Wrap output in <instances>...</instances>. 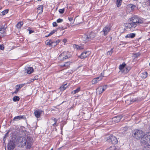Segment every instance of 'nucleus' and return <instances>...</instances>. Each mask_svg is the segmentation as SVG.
I'll list each match as a JSON object with an SVG mask.
<instances>
[{"mask_svg":"<svg viewBox=\"0 0 150 150\" xmlns=\"http://www.w3.org/2000/svg\"><path fill=\"white\" fill-rule=\"evenodd\" d=\"M130 21L132 22L126 23L125 26L127 29H131L136 27L139 24L143 22L142 20L138 16H134L129 18Z\"/></svg>","mask_w":150,"mask_h":150,"instance_id":"1","label":"nucleus"},{"mask_svg":"<svg viewBox=\"0 0 150 150\" xmlns=\"http://www.w3.org/2000/svg\"><path fill=\"white\" fill-rule=\"evenodd\" d=\"M133 136L136 139H139L144 137L145 134V133L142 130L136 129L134 130L132 134Z\"/></svg>","mask_w":150,"mask_h":150,"instance_id":"2","label":"nucleus"},{"mask_svg":"<svg viewBox=\"0 0 150 150\" xmlns=\"http://www.w3.org/2000/svg\"><path fill=\"white\" fill-rule=\"evenodd\" d=\"M96 35V33L91 32L87 35H85L82 37V40L84 42L86 43L89 41L92 40Z\"/></svg>","mask_w":150,"mask_h":150,"instance_id":"3","label":"nucleus"},{"mask_svg":"<svg viewBox=\"0 0 150 150\" xmlns=\"http://www.w3.org/2000/svg\"><path fill=\"white\" fill-rule=\"evenodd\" d=\"M141 142L142 144L150 146V133L145 134L144 137L141 139Z\"/></svg>","mask_w":150,"mask_h":150,"instance_id":"4","label":"nucleus"},{"mask_svg":"<svg viewBox=\"0 0 150 150\" xmlns=\"http://www.w3.org/2000/svg\"><path fill=\"white\" fill-rule=\"evenodd\" d=\"M33 139L32 138L30 137H27L26 141L23 143V145L25 146L26 144V148L30 149L32 147L33 143Z\"/></svg>","mask_w":150,"mask_h":150,"instance_id":"5","label":"nucleus"},{"mask_svg":"<svg viewBox=\"0 0 150 150\" xmlns=\"http://www.w3.org/2000/svg\"><path fill=\"white\" fill-rule=\"evenodd\" d=\"M107 141L112 144H116L118 142L117 138L114 136L110 135L108 138Z\"/></svg>","mask_w":150,"mask_h":150,"instance_id":"6","label":"nucleus"},{"mask_svg":"<svg viewBox=\"0 0 150 150\" xmlns=\"http://www.w3.org/2000/svg\"><path fill=\"white\" fill-rule=\"evenodd\" d=\"M70 57V56L66 55V52H63L60 54L58 57V59L60 60L63 61Z\"/></svg>","mask_w":150,"mask_h":150,"instance_id":"7","label":"nucleus"},{"mask_svg":"<svg viewBox=\"0 0 150 150\" xmlns=\"http://www.w3.org/2000/svg\"><path fill=\"white\" fill-rule=\"evenodd\" d=\"M107 88V86L106 85H104L102 87L100 86L96 89V93L99 94H101Z\"/></svg>","mask_w":150,"mask_h":150,"instance_id":"8","label":"nucleus"},{"mask_svg":"<svg viewBox=\"0 0 150 150\" xmlns=\"http://www.w3.org/2000/svg\"><path fill=\"white\" fill-rule=\"evenodd\" d=\"M110 30V27L108 26H106L103 29L101 32L103 33V35H106Z\"/></svg>","mask_w":150,"mask_h":150,"instance_id":"9","label":"nucleus"},{"mask_svg":"<svg viewBox=\"0 0 150 150\" xmlns=\"http://www.w3.org/2000/svg\"><path fill=\"white\" fill-rule=\"evenodd\" d=\"M15 146V144L12 141H10L8 144V149L9 150H13Z\"/></svg>","mask_w":150,"mask_h":150,"instance_id":"10","label":"nucleus"},{"mask_svg":"<svg viewBox=\"0 0 150 150\" xmlns=\"http://www.w3.org/2000/svg\"><path fill=\"white\" fill-rule=\"evenodd\" d=\"M103 76V75H101L99 77L93 79L92 81V83L95 84L98 82V81H101L102 80Z\"/></svg>","mask_w":150,"mask_h":150,"instance_id":"11","label":"nucleus"},{"mask_svg":"<svg viewBox=\"0 0 150 150\" xmlns=\"http://www.w3.org/2000/svg\"><path fill=\"white\" fill-rule=\"evenodd\" d=\"M122 117L121 116H117L112 118V121L115 123H117L120 121Z\"/></svg>","mask_w":150,"mask_h":150,"instance_id":"12","label":"nucleus"},{"mask_svg":"<svg viewBox=\"0 0 150 150\" xmlns=\"http://www.w3.org/2000/svg\"><path fill=\"white\" fill-rule=\"evenodd\" d=\"M89 52V51H86L84 52H83L81 53L80 56V58L81 59H83L84 58H85L87 56H88L89 54H88V53Z\"/></svg>","mask_w":150,"mask_h":150,"instance_id":"13","label":"nucleus"},{"mask_svg":"<svg viewBox=\"0 0 150 150\" xmlns=\"http://www.w3.org/2000/svg\"><path fill=\"white\" fill-rule=\"evenodd\" d=\"M42 111L40 110H36L34 111V113L35 116L37 118H39L40 117Z\"/></svg>","mask_w":150,"mask_h":150,"instance_id":"14","label":"nucleus"},{"mask_svg":"<svg viewBox=\"0 0 150 150\" xmlns=\"http://www.w3.org/2000/svg\"><path fill=\"white\" fill-rule=\"evenodd\" d=\"M25 70L27 73L28 74H31L33 71V69L32 67H26L25 68Z\"/></svg>","mask_w":150,"mask_h":150,"instance_id":"15","label":"nucleus"},{"mask_svg":"<svg viewBox=\"0 0 150 150\" xmlns=\"http://www.w3.org/2000/svg\"><path fill=\"white\" fill-rule=\"evenodd\" d=\"M25 116L24 115H19L16 116L14 117L13 119L14 121H18L21 119H24L25 118Z\"/></svg>","mask_w":150,"mask_h":150,"instance_id":"16","label":"nucleus"},{"mask_svg":"<svg viewBox=\"0 0 150 150\" xmlns=\"http://www.w3.org/2000/svg\"><path fill=\"white\" fill-rule=\"evenodd\" d=\"M26 138H25L24 137H20L19 138V142H20L23 146H24L25 145H23V143L26 141Z\"/></svg>","mask_w":150,"mask_h":150,"instance_id":"17","label":"nucleus"},{"mask_svg":"<svg viewBox=\"0 0 150 150\" xmlns=\"http://www.w3.org/2000/svg\"><path fill=\"white\" fill-rule=\"evenodd\" d=\"M71 62L70 61L64 63V64L61 65L62 67H64L65 69L68 68Z\"/></svg>","mask_w":150,"mask_h":150,"instance_id":"18","label":"nucleus"},{"mask_svg":"<svg viewBox=\"0 0 150 150\" xmlns=\"http://www.w3.org/2000/svg\"><path fill=\"white\" fill-rule=\"evenodd\" d=\"M136 34L134 33H130L126 35L125 37L126 38H134Z\"/></svg>","mask_w":150,"mask_h":150,"instance_id":"19","label":"nucleus"},{"mask_svg":"<svg viewBox=\"0 0 150 150\" xmlns=\"http://www.w3.org/2000/svg\"><path fill=\"white\" fill-rule=\"evenodd\" d=\"M37 12L38 14L42 13L43 12V6L42 5L40 6L37 8Z\"/></svg>","mask_w":150,"mask_h":150,"instance_id":"20","label":"nucleus"},{"mask_svg":"<svg viewBox=\"0 0 150 150\" xmlns=\"http://www.w3.org/2000/svg\"><path fill=\"white\" fill-rule=\"evenodd\" d=\"M80 87H79L76 90L72 91L71 92V94L73 95L75 94L76 93H77L79 91H80Z\"/></svg>","mask_w":150,"mask_h":150,"instance_id":"21","label":"nucleus"},{"mask_svg":"<svg viewBox=\"0 0 150 150\" xmlns=\"http://www.w3.org/2000/svg\"><path fill=\"white\" fill-rule=\"evenodd\" d=\"M67 87V84L62 85L60 87V89L61 91H64L65 90Z\"/></svg>","mask_w":150,"mask_h":150,"instance_id":"22","label":"nucleus"},{"mask_svg":"<svg viewBox=\"0 0 150 150\" xmlns=\"http://www.w3.org/2000/svg\"><path fill=\"white\" fill-rule=\"evenodd\" d=\"M4 31V29L3 28H0V37H2L4 36L3 33Z\"/></svg>","mask_w":150,"mask_h":150,"instance_id":"23","label":"nucleus"},{"mask_svg":"<svg viewBox=\"0 0 150 150\" xmlns=\"http://www.w3.org/2000/svg\"><path fill=\"white\" fill-rule=\"evenodd\" d=\"M52 40H47L45 42V44L46 45H48L49 47H50Z\"/></svg>","mask_w":150,"mask_h":150,"instance_id":"24","label":"nucleus"},{"mask_svg":"<svg viewBox=\"0 0 150 150\" xmlns=\"http://www.w3.org/2000/svg\"><path fill=\"white\" fill-rule=\"evenodd\" d=\"M122 0H116V5L117 7H120L122 4Z\"/></svg>","mask_w":150,"mask_h":150,"instance_id":"25","label":"nucleus"},{"mask_svg":"<svg viewBox=\"0 0 150 150\" xmlns=\"http://www.w3.org/2000/svg\"><path fill=\"white\" fill-rule=\"evenodd\" d=\"M116 147L114 145H112L107 148L106 150H116Z\"/></svg>","mask_w":150,"mask_h":150,"instance_id":"26","label":"nucleus"},{"mask_svg":"<svg viewBox=\"0 0 150 150\" xmlns=\"http://www.w3.org/2000/svg\"><path fill=\"white\" fill-rule=\"evenodd\" d=\"M130 69L131 68L130 67H127L126 68L124 69L123 70V72L125 73H127L129 71Z\"/></svg>","mask_w":150,"mask_h":150,"instance_id":"27","label":"nucleus"},{"mask_svg":"<svg viewBox=\"0 0 150 150\" xmlns=\"http://www.w3.org/2000/svg\"><path fill=\"white\" fill-rule=\"evenodd\" d=\"M23 24V23L22 22H20L18 23L17 24V28H21V27Z\"/></svg>","mask_w":150,"mask_h":150,"instance_id":"28","label":"nucleus"},{"mask_svg":"<svg viewBox=\"0 0 150 150\" xmlns=\"http://www.w3.org/2000/svg\"><path fill=\"white\" fill-rule=\"evenodd\" d=\"M147 76V73L146 72H144L142 74V77L143 78H146Z\"/></svg>","mask_w":150,"mask_h":150,"instance_id":"29","label":"nucleus"},{"mask_svg":"<svg viewBox=\"0 0 150 150\" xmlns=\"http://www.w3.org/2000/svg\"><path fill=\"white\" fill-rule=\"evenodd\" d=\"M20 100V98L18 96H15L14 97L13 100L14 102L18 101Z\"/></svg>","mask_w":150,"mask_h":150,"instance_id":"30","label":"nucleus"},{"mask_svg":"<svg viewBox=\"0 0 150 150\" xmlns=\"http://www.w3.org/2000/svg\"><path fill=\"white\" fill-rule=\"evenodd\" d=\"M75 47L77 49L79 50H81L84 49L83 46H79L78 45H75Z\"/></svg>","mask_w":150,"mask_h":150,"instance_id":"31","label":"nucleus"},{"mask_svg":"<svg viewBox=\"0 0 150 150\" xmlns=\"http://www.w3.org/2000/svg\"><path fill=\"white\" fill-rule=\"evenodd\" d=\"M140 55V54L139 53L134 54L133 55V57L134 59L137 58L138 57H139Z\"/></svg>","mask_w":150,"mask_h":150,"instance_id":"32","label":"nucleus"},{"mask_svg":"<svg viewBox=\"0 0 150 150\" xmlns=\"http://www.w3.org/2000/svg\"><path fill=\"white\" fill-rule=\"evenodd\" d=\"M113 52V49L112 48L110 51H108L107 52V54L111 56Z\"/></svg>","mask_w":150,"mask_h":150,"instance_id":"33","label":"nucleus"},{"mask_svg":"<svg viewBox=\"0 0 150 150\" xmlns=\"http://www.w3.org/2000/svg\"><path fill=\"white\" fill-rule=\"evenodd\" d=\"M57 31V30H53V31H51L49 33V35H48L46 36V37H48L49 36L52 35V34H53V33H55Z\"/></svg>","mask_w":150,"mask_h":150,"instance_id":"34","label":"nucleus"},{"mask_svg":"<svg viewBox=\"0 0 150 150\" xmlns=\"http://www.w3.org/2000/svg\"><path fill=\"white\" fill-rule=\"evenodd\" d=\"M125 64H122L120 65L119 67V69L120 70H122L124 68V67L125 66Z\"/></svg>","mask_w":150,"mask_h":150,"instance_id":"35","label":"nucleus"},{"mask_svg":"<svg viewBox=\"0 0 150 150\" xmlns=\"http://www.w3.org/2000/svg\"><path fill=\"white\" fill-rule=\"evenodd\" d=\"M8 12V10L6 9L1 12V13L3 15H4L7 14Z\"/></svg>","mask_w":150,"mask_h":150,"instance_id":"36","label":"nucleus"},{"mask_svg":"<svg viewBox=\"0 0 150 150\" xmlns=\"http://www.w3.org/2000/svg\"><path fill=\"white\" fill-rule=\"evenodd\" d=\"M57 45V44L56 42H55V41H52V43L51 44V45H50V47H53V46H55Z\"/></svg>","mask_w":150,"mask_h":150,"instance_id":"37","label":"nucleus"},{"mask_svg":"<svg viewBox=\"0 0 150 150\" xmlns=\"http://www.w3.org/2000/svg\"><path fill=\"white\" fill-rule=\"evenodd\" d=\"M63 19L61 18H59L57 20V23H61L63 21Z\"/></svg>","mask_w":150,"mask_h":150,"instance_id":"38","label":"nucleus"},{"mask_svg":"<svg viewBox=\"0 0 150 150\" xmlns=\"http://www.w3.org/2000/svg\"><path fill=\"white\" fill-rule=\"evenodd\" d=\"M59 11L60 13H63L64 12V9H60L59 10Z\"/></svg>","mask_w":150,"mask_h":150,"instance_id":"39","label":"nucleus"},{"mask_svg":"<svg viewBox=\"0 0 150 150\" xmlns=\"http://www.w3.org/2000/svg\"><path fill=\"white\" fill-rule=\"evenodd\" d=\"M4 49V45H0V50H3Z\"/></svg>","mask_w":150,"mask_h":150,"instance_id":"40","label":"nucleus"},{"mask_svg":"<svg viewBox=\"0 0 150 150\" xmlns=\"http://www.w3.org/2000/svg\"><path fill=\"white\" fill-rule=\"evenodd\" d=\"M52 25L54 27H56L57 25L56 22H53L52 23Z\"/></svg>","mask_w":150,"mask_h":150,"instance_id":"41","label":"nucleus"},{"mask_svg":"<svg viewBox=\"0 0 150 150\" xmlns=\"http://www.w3.org/2000/svg\"><path fill=\"white\" fill-rule=\"evenodd\" d=\"M52 120H53L54 122H57V120L56 118H53L52 119Z\"/></svg>","mask_w":150,"mask_h":150,"instance_id":"42","label":"nucleus"},{"mask_svg":"<svg viewBox=\"0 0 150 150\" xmlns=\"http://www.w3.org/2000/svg\"><path fill=\"white\" fill-rule=\"evenodd\" d=\"M38 79V76H35L34 78H33V81H34L35 80H36L37 79Z\"/></svg>","mask_w":150,"mask_h":150,"instance_id":"43","label":"nucleus"},{"mask_svg":"<svg viewBox=\"0 0 150 150\" xmlns=\"http://www.w3.org/2000/svg\"><path fill=\"white\" fill-rule=\"evenodd\" d=\"M136 7V6L133 5H132V6H131V8L132 9H134L135 7Z\"/></svg>","mask_w":150,"mask_h":150,"instance_id":"44","label":"nucleus"},{"mask_svg":"<svg viewBox=\"0 0 150 150\" xmlns=\"http://www.w3.org/2000/svg\"><path fill=\"white\" fill-rule=\"evenodd\" d=\"M34 32V31H33V30H29V33L30 34L33 33Z\"/></svg>","mask_w":150,"mask_h":150,"instance_id":"45","label":"nucleus"},{"mask_svg":"<svg viewBox=\"0 0 150 150\" xmlns=\"http://www.w3.org/2000/svg\"><path fill=\"white\" fill-rule=\"evenodd\" d=\"M68 19L70 21H71L73 20V18L72 17H68Z\"/></svg>","mask_w":150,"mask_h":150,"instance_id":"46","label":"nucleus"},{"mask_svg":"<svg viewBox=\"0 0 150 150\" xmlns=\"http://www.w3.org/2000/svg\"><path fill=\"white\" fill-rule=\"evenodd\" d=\"M63 42L64 43H65L67 42V40L66 39H64L63 40Z\"/></svg>","mask_w":150,"mask_h":150,"instance_id":"47","label":"nucleus"},{"mask_svg":"<svg viewBox=\"0 0 150 150\" xmlns=\"http://www.w3.org/2000/svg\"><path fill=\"white\" fill-rule=\"evenodd\" d=\"M55 42H56V43L57 44V45L60 42V40H57L56 41H55Z\"/></svg>","mask_w":150,"mask_h":150,"instance_id":"48","label":"nucleus"},{"mask_svg":"<svg viewBox=\"0 0 150 150\" xmlns=\"http://www.w3.org/2000/svg\"><path fill=\"white\" fill-rule=\"evenodd\" d=\"M16 88H17V89H19L20 88V86H19L18 85H17L16 86Z\"/></svg>","mask_w":150,"mask_h":150,"instance_id":"49","label":"nucleus"},{"mask_svg":"<svg viewBox=\"0 0 150 150\" xmlns=\"http://www.w3.org/2000/svg\"><path fill=\"white\" fill-rule=\"evenodd\" d=\"M19 86H20V88H21L22 87L23 85L24 84H21L20 85H18Z\"/></svg>","mask_w":150,"mask_h":150,"instance_id":"50","label":"nucleus"},{"mask_svg":"<svg viewBox=\"0 0 150 150\" xmlns=\"http://www.w3.org/2000/svg\"><path fill=\"white\" fill-rule=\"evenodd\" d=\"M57 122H54V123L53 124V126L54 127L56 126Z\"/></svg>","mask_w":150,"mask_h":150,"instance_id":"51","label":"nucleus"},{"mask_svg":"<svg viewBox=\"0 0 150 150\" xmlns=\"http://www.w3.org/2000/svg\"><path fill=\"white\" fill-rule=\"evenodd\" d=\"M62 28H62V27H59L58 28H57V29H62V30H63V29H63Z\"/></svg>","mask_w":150,"mask_h":150,"instance_id":"52","label":"nucleus"},{"mask_svg":"<svg viewBox=\"0 0 150 150\" xmlns=\"http://www.w3.org/2000/svg\"><path fill=\"white\" fill-rule=\"evenodd\" d=\"M18 90H19V89H17V88H16V92H18Z\"/></svg>","mask_w":150,"mask_h":150,"instance_id":"53","label":"nucleus"},{"mask_svg":"<svg viewBox=\"0 0 150 150\" xmlns=\"http://www.w3.org/2000/svg\"><path fill=\"white\" fill-rule=\"evenodd\" d=\"M149 6H150V0H149Z\"/></svg>","mask_w":150,"mask_h":150,"instance_id":"54","label":"nucleus"},{"mask_svg":"<svg viewBox=\"0 0 150 150\" xmlns=\"http://www.w3.org/2000/svg\"><path fill=\"white\" fill-rule=\"evenodd\" d=\"M148 40L149 41H150V38L149 39H148Z\"/></svg>","mask_w":150,"mask_h":150,"instance_id":"55","label":"nucleus"},{"mask_svg":"<svg viewBox=\"0 0 150 150\" xmlns=\"http://www.w3.org/2000/svg\"><path fill=\"white\" fill-rule=\"evenodd\" d=\"M38 1H40L41 0H38Z\"/></svg>","mask_w":150,"mask_h":150,"instance_id":"56","label":"nucleus"},{"mask_svg":"<svg viewBox=\"0 0 150 150\" xmlns=\"http://www.w3.org/2000/svg\"><path fill=\"white\" fill-rule=\"evenodd\" d=\"M61 147H60L58 149L59 150L61 148Z\"/></svg>","mask_w":150,"mask_h":150,"instance_id":"57","label":"nucleus"},{"mask_svg":"<svg viewBox=\"0 0 150 150\" xmlns=\"http://www.w3.org/2000/svg\"><path fill=\"white\" fill-rule=\"evenodd\" d=\"M1 9V7H0V10Z\"/></svg>","mask_w":150,"mask_h":150,"instance_id":"58","label":"nucleus"},{"mask_svg":"<svg viewBox=\"0 0 150 150\" xmlns=\"http://www.w3.org/2000/svg\"><path fill=\"white\" fill-rule=\"evenodd\" d=\"M149 65L150 66V63H149Z\"/></svg>","mask_w":150,"mask_h":150,"instance_id":"59","label":"nucleus"},{"mask_svg":"<svg viewBox=\"0 0 150 150\" xmlns=\"http://www.w3.org/2000/svg\"><path fill=\"white\" fill-rule=\"evenodd\" d=\"M51 150H53V149H51Z\"/></svg>","mask_w":150,"mask_h":150,"instance_id":"60","label":"nucleus"},{"mask_svg":"<svg viewBox=\"0 0 150 150\" xmlns=\"http://www.w3.org/2000/svg\"><path fill=\"white\" fill-rule=\"evenodd\" d=\"M149 129L150 130V126L149 127Z\"/></svg>","mask_w":150,"mask_h":150,"instance_id":"61","label":"nucleus"},{"mask_svg":"<svg viewBox=\"0 0 150 150\" xmlns=\"http://www.w3.org/2000/svg\"><path fill=\"white\" fill-rule=\"evenodd\" d=\"M16 0L17 1H18V0Z\"/></svg>","mask_w":150,"mask_h":150,"instance_id":"62","label":"nucleus"}]
</instances>
